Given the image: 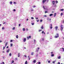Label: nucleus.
<instances>
[{"instance_id": "1", "label": "nucleus", "mask_w": 64, "mask_h": 64, "mask_svg": "<svg viewBox=\"0 0 64 64\" xmlns=\"http://www.w3.org/2000/svg\"><path fill=\"white\" fill-rule=\"evenodd\" d=\"M52 4L53 5V6L54 7H56V6L55 4V1H53L52 2Z\"/></svg>"}, {"instance_id": "2", "label": "nucleus", "mask_w": 64, "mask_h": 64, "mask_svg": "<svg viewBox=\"0 0 64 64\" xmlns=\"http://www.w3.org/2000/svg\"><path fill=\"white\" fill-rule=\"evenodd\" d=\"M59 37V34H56V36L54 37L55 38H57Z\"/></svg>"}, {"instance_id": "3", "label": "nucleus", "mask_w": 64, "mask_h": 64, "mask_svg": "<svg viewBox=\"0 0 64 64\" xmlns=\"http://www.w3.org/2000/svg\"><path fill=\"white\" fill-rule=\"evenodd\" d=\"M60 27L61 28V31H62V30H63V25L62 24L60 26Z\"/></svg>"}, {"instance_id": "4", "label": "nucleus", "mask_w": 64, "mask_h": 64, "mask_svg": "<svg viewBox=\"0 0 64 64\" xmlns=\"http://www.w3.org/2000/svg\"><path fill=\"white\" fill-rule=\"evenodd\" d=\"M44 38H42L40 40V42H41L42 41H44Z\"/></svg>"}, {"instance_id": "5", "label": "nucleus", "mask_w": 64, "mask_h": 64, "mask_svg": "<svg viewBox=\"0 0 64 64\" xmlns=\"http://www.w3.org/2000/svg\"><path fill=\"white\" fill-rule=\"evenodd\" d=\"M42 7L44 9H47V6H42Z\"/></svg>"}, {"instance_id": "6", "label": "nucleus", "mask_w": 64, "mask_h": 64, "mask_svg": "<svg viewBox=\"0 0 64 64\" xmlns=\"http://www.w3.org/2000/svg\"><path fill=\"white\" fill-rule=\"evenodd\" d=\"M51 18H47V20L48 21H49L50 22H51Z\"/></svg>"}, {"instance_id": "7", "label": "nucleus", "mask_w": 64, "mask_h": 64, "mask_svg": "<svg viewBox=\"0 0 64 64\" xmlns=\"http://www.w3.org/2000/svg\"><path fill=\"white\" fill-rule=\"evenodd\" d=\"M39 49H40L39 48H37L36 49V51L37 52H38V51H39Z\"/></svg>"}, {"instance_id": "8", "label": "nucleus", "mask_w": 64, "mask_h": 64, "mask_svg": "<svg viewBox=\"0 0 64 64\" xmlns=\"http://www.w3.org/2000/svg\"><path fill=\"white\" fill-rule=\"evenodd\" d=\"M46 0H43L42 1V3L43 4H44L46 2Z\"/></svg>"}, {"instance_id": "9", "label": "nucleus", "mask_w": 64, "mask_h": 64, "mask_svg": "<svg viewBox=\"0 0 64 64\" xmlns=\"http://www.w3.org/2000/svg\"><path fill=\"white\" fill-rule=\"evenodd\" d=\"M26 41V39L25 38H24L23 39L24 42H25Z\"/></svg>"}, {"instance_id": "10", "label": "nucleus", "mask_w": 64, "mask_h": 64, "mask_svg": "<svg viewBox=\"0 0 64 64\" xmlns=\"http://www.w3.org/2000/svg\"><path fill=\"white\" fill-rule=\"evenodd\" d=\"M36 60H33V62L34 63H36Z\"/></svg>"}, {"instance_id": "11", "label": "nucleus", "mask_w": 64, "mask_h": 64, "mask_svg": "<svg viewBox=\"0 0 64 64\" xmlns=\"http://www.w3.org/2000/svg\"><path fill=\"white\" fill-rule=\"evenodd\" d=\"M55 28L56 29V30L57 31V29H58V26H56L55 27Z\"/></svg>"}, {"instance_id": "12", "label": "nucleus", "mask_w": 64, "mask_h": 64, "mask_svg": "<svg viewBox=\"0 0 64 64\" xmlns=\"http://www.w3.org/2000/svg\"><path fill=\"white\" fill-rule=\"evenodd\" d=\"M34 44H36V41L35 40H34Z\"/></svg>"}, {"instance_id": "13", "label": "nucleus", "mask_w": 64, "mask_h": 64, "mask_svg": "<svg viewBox=\"0 0 64 64\" xmlns=\"http://www.w3.org/2000/svg\"><path fill=\"white\" fill-rule=\"evenodd\" d=\"M9 51H10L9 49H8V50H6V52H7V53H8L9 52Z\"/></svg>"}, {"instance_id": "14", "label": "nucleus", "mask_w": 64, "mask_h": 64, "mask_svg": "<svg viewBox=\"0 0 64 64\" xmlns=\"http://www.w3.org/2000/svg\"><path fill=\"white\" fill-rule=\"evenodd\" d=\"M7 44H8V42H6V43L5 44V47H6V46H7Z\"/></svg>"}, {"instance_id": "15", "label": "nucleus", "mask_w": 64, "mask_h": 64, "mask_svg": "<svg viewBox=\"0 0 64 64\" xmlns=\"http://www.w3.org/2000/svg\"><path fill=\"white\" fill-rule=\"evenodd\" d=\"M41 28L42 29H43L44 28H43V26H42L41 27Z\"/></svg>"}, {"instance_id": "16", "label": "nucleus", "mask_w": 64, "mask_h": 64, "mask_svg": "<svg viewBox=\"0 0 64 64\" xmlns=\"http://www.w3.org/2000/svg\"><path fill=\"white\" fill-rule=\"evenodd\" d=\"M22 31H25V29L24 28H22Z\"/></svg>"}, {"instance_id": "17", "label": "nucleus", "mask_w": 64, "mask_h": 64, "mask_svg": "<svg viewBox=\"0 0 64 64\" xmlns=\"http://www.w3.org/2000/svg\"><path fill=\"white\" fill-rule=\"evenodd\" d=\"M16 38H18V35H17L16 36Z\"/></svg>"}, {"instance_id": "18", "label": "nucleus", "mask_w": 64, "mask_h": 64, "mask_svg": "<svg viewBox=\"0 0 64 64\" xmlns=\"http://www.w3.org/2000/svg\"><path fill=\"white\" fill-rule=\"evenodd\" d=\"M53 15V14H50L49 16H52Z\"/></svg>"}, {"instance_id": "19", "label": "nucleus", "mask_w": 64, "mask_h": 64, "mask_svg": "<svg viewBox=\"0 0 64 64\" xmlns=\"http://www.w3.org/2000/svg\"><path fill=\"white\" fill-rule=\"evenodd\" d=\"M33 54H34V52H32L31 53V55H33Z\"/></svg>"}, {"instance_id": "20", "label": "nucleus", "mask_w": 64, "mask_h": 64, "mask_svg": "<svg viewBox=\"0 0 64 64\" xmlns=\"http://www.w3.org/2000/svg\"><path fill=\"white\" fill-rule=\"evenodd\" d=\"M10 4H11V5H12V2H10Z\"/></svg>"}, {"instance_id": "21", "label": "nucleus", "mask_w": 64, "mask_h": 64, "mask_svg": "<svg viewBox=\"0 0 64 64\" xmlns=\"http://www.w3.org/2000/svg\"><path fill=\"white\" fill-rule=\"evenodd\" d=\"M56 13H55L54 14V17H55V16H56Z\"/></svg>"}, {"instance_id": "22", "label": "nucleus", "mask_w": 64, "mask_h": 64, "mask_svg": "<svg viewBox=\"0 0 64 64\" xmlns=\"http://www.w3.org/2000/svg\"><path fill=\"white\" fill-rule=\"evenodd\" d=\"M54 54H52L51 55V56L52 57H53V56H54Z\"/></svg>"}, {"instance_id": "23", "label": "nucleus", "mask_w": 64, "mask_h": 64, "mask_svg": "<svg viewBox=\"0 0 64 64\" xmlns=\"http://www.w3.org/2000/svg\"><path fill=\"white\" fill-rule=\"evenodd\" d=\"M60 11H64V10L63 9H61L60 10Z\"/></svg>"}, {"instance_id": "24", "label": "nucleus", "mask_w": 64, "mask_h": 64, "mask_svg": "<svg viewBox=\"0 0 64 64\" xmlns=\"http://www.w3.org/2000/svg\"><path fill=\"white\" fill-rule=\"evenodd\" d=\"M10 47H12V46L13 45V44H10Z\"/></svg>"}, {"instance_id": "25", "label": "nucleus", "mask_w": 64, "mask_h": 64, "mask_svg": "<svg viewBox=\"0 0 64 64\" xmlns=\"http://www.w3.org/2000/svg\"><path fill=\"white\" fill-rule=\"evenodd\" d=\"M5 47H5V46H4L3 47V50H4V49H5Z\"/></svg>"}, {"instance_id": "26", "label": "nucleus", "mask_w": 64, "mask_h": 64, "mask_svg": "<svg viewBox=\"0 0 64 64\" xmlns=\"http://www.w3.org/2000/svg\"><path fill=\"white\" fill-rule=\"evenodd\" d=\"M14 63V60H12V63H11H11Z\"/></svg>"}, {"instance_id": "27", "label": "nucleus", "mask_w": 64, "mask_h": 64, "mask_svg": "<svg viewBox=\"0 0 64 64\" xmlns=\"http://www.w3.org/2000/svg\"><path fill=\"white\" fill-rule=\"evenodd\" d=\"M60 58H61V57L60 56H59L58 58V59H60Z\"/></svg>"}, {"instance_id": "28", "label": "nucleus", "mask_w": 64, "mask_h": 64, "mask_svg": "<svg viewBox=\"0 0 64 64\" xmlns=\"http://www.w3.org/2000/svg\"><path fill=\"white\" fill-rule=\"evenodd\" d=\"M27 64V61H26L25 62V64Z\"/></svg>"}, {"instance_id": "29", "label": "nucleus", "mask_w": 64, "mask_h": 64, "mask_svg": "<svg viewBox=\"0 0 64 64\" xmlns=\"http://www.w3.org/2000/svg\"><path fill=\"white\" fill-rule=\"evenodd\" d=\"M62 48H60V51H62Z\"/></svg>"}, {"instance_id": "30", "label": "nucleus", "mask_w": 64, "mask_h": 64, "mask_svg": "<svg viewBox=\"0 0 64 64\" xmlns=\"http://www.w3.org/2000/svg\"><path fill=\"white\" fill-rule=\"evenodd\" d=\"M20 54V53H18V57H20V55H19V54Z\"/></svg>"}, {"instance_id": "31", "label": "nucleus", "mask_w": 64, "mask_h": 64, "mask_svg": "<svg viewBox=\"0 0 64 64\" xmlns=\"http://www.w3.org/2000/svg\"><path fill=\"white\" fill-rule=\"evenodd\" d=\"M27 39L28 40H29V38L28 36L27 37Z\"/></svg>"}, {"instance_id": "32", "label": "nucleus", "mask_w": 64, "mask_h": 64, "mask_svg": "<svg viewBox=\"0 0 64 64\" xmlns=\"http://www.w3.org/2000/svg\"><path fill=\"white\" fill-rule=\"evenodd\" d=\"M44 17H47V16L46 15H45L44 16Z\"/></svg>"}, {"instance_id": "33", "label": "nucleus", "mask_w": 64, "mask_h": 64, "mask_svg": "<svg viewBox=\"0 0 64 64\" xmlns=\"http://www.w3.org/2000/svg\"><path fill=\"white\" fill-rule=\"evenodd\" d=\"M9 56H11V53H10L9 54Z\"/></svg>"}, {"instance_id": "34", "label": "nucleus", "mask_w": 64, "mask_h": 64, "mask_svg": "<svg viewBox=\"0 0 64 64\" xmlns=\"http://www.w3.org/2000/svg\"><path fill=\"white\" fill-rule=\"evenodd\" d=\"M50 29H52V26H51L50 27Z\"/></svg>"}, {"instance_id": "35", "label": "nucleus", "mask_w": 64, "mask_h": 64, "mask_svg": "<svg viewBox=\"0 0 64 64\" xmlns=\"http://www.w3.org/2000/svg\"><path fill=\"white\" fill-rule=\"evenodd\" d=\"M10 42H13V40H10Z\"/></svg>"}, {"instance_id": "36", "label": "nucleus", "mask_w": 64, "mask_h": 64, "mask_svg": "<svg viewBox=\"0 0 64 64\" xmlns=\"http://www.w3.org/2000/svg\"><path fill=\"white\" fill-rule=\"evenodd\" d=\"M14 4H16V2H14Z\"/></svg>"}, {"instance_id": "37", "label": "nucleus", "mask_w": 64, "mask_h": 64, "mask_svg": "<svg viewBox=\"0 0 64 64\" xmlns=\"http://www.w3.org/2000/svg\"><path fill=\"white\" fill-rule=\"evenodd\" d=\"M15 27H14L12 28V30H14L15 29Z\"/></svg>"}, {"instance_id": "38", "label": "nucleus", "mask_w": 64, "mask_h": 64, "mask_svg": "<svg viewBox=\"0 0 64 64\" xmlns=\"http://www.w3.org/2000/svg\"><path fill=\"white\" fill-rule=\"evenodd\" d=\"M48 13V11H46L45 12V13Z\"/></svg>"}, {"instance_id": "39", "label": "nucleus", "mask_w": 64, "mask_h": 64, "mask_svg": "<svg viewBox=\"0 0 64 64\" xmlns=\"http://www.w3.org/2000/svg\"><path fill=\"white\" fill-rule=\"evenodd\" d=\"M31 19H34V18L33 17H32L31 18Z\"/></svg>"}, {"instance_id": "40", "label": "nucleus", "mask_w": 64, "mask_h": 64, "mask_svg": "<svg viewBox=\"0 0 64 64\" xmlns=\"http://www.w3.org/2000/svg\"><path fill=\"white\" fill-rule=\"evenodd\" d=\"M34 23H32V25H34Z\"/></svg>"}, {"instance_id": "41", "label": "nucleus", "mask_w": 64, "mask_h": 64, "mask_svg": "<svg viewBox=\"0 0 64 64\" xmlns=\"http://www.w3.org/2000/svg\"><path fill=\"white\" fill-rule=\"evenodd\" d=\"M38 64H40L41 62H38Z\"/></svg>"}, {"instance_id": "42", "label": "nucleus", "mask_w": 64, "mask_h": 64, "mask_svg": "<svg viewBox=\"0 0 64 64\" xmlns=\"http://www.w3.org/2000/svg\"><path fill=\"white\" fill-rule=\"evenodd\" d=\"M35 19H36V20H37V19H38V18H35Z\"/></svg>"}, {"instance_id": "43", "label": "nucleus", "mask_w": 64, "mask_h": 64, "mask_svg": "<svg viewBox=\"0 0 64 64\" xmlns=\"http://www.w3.org/2000/svg\"><path fill=\"white\" fill-rule=\"evenodd\" d=\"M4 28H4V27H3L2 28V29L4 30Z\"/></svg>"}, {"instance_id": "44", "label": "nucleus", "mask_w": 64, "mask_h": 64, "mask_svg": "<svg viewBox=\"0 0 64 64\" xmlns=\"http://www.w3.org/2000/svg\"><path fill=\"white\" fill-rule=\"evenodd\" d=\"M62 49H63V51H64V48H62Z\"/></svg>"}, {"instance_id": "45", "label": "nucleus", "mask_w": 64, "mask_h": 64, "mask_svg": "<svg viewBox=\"0 0 64 64\" xmlns=\"http://www.w3.org/2000/svg\"><path fill=\"white\" fill-rule=\"evenodd\" d=\"M42 30H39V32H40V31H42Z\"/></svg>"}, {"instance_id": "46", "label": "nucleus", "mask_w": 64, "mask_h": 64, "mask_svg": "<svg viewBox=\"0 0 64 64\" xmlns=\"http://www.w3.org/2000/svg\"><path fill=\"white\" fill-rule=\"evenodd\" d=\"M63 15V13H61L60 14V15L61 16H62V15Z\"/></svg>"}, {"instance_id": "47", "label": "nucleus", "mask_w": 64, "mask_h": 64, "mask_svg": "<svg viewBox=\"0 0 64 64\" xmlns=\"http://www.w3.org/2000/svg\"><path fill=\"white\" fill-rule=\"evenodd\" d=\"M56 3H58V1L57 0H56Z\"/></svg>"}, {"instance_id": "48", "label": "nucleus", "mask_w": 64, "mask_h": 64, "mask_svg": "<svg viewBox=\"0 0 64 64\" xmlns=\"http://www.w3.org/2000/svg\"><path fill=\"white\" fill-rule=\"evenodd\" d=\"M13 11H16V10L15 9H14L13 10Z\"/></svg>"}, {"instance_id": "49", "label": "nucleus", "mask_w": 64, "mask_h": 64, "mask_svg": "<svg viewBox=\"0 0 64 64\" xmlns=\"http://www.w3.org/2000/svg\"><path fill=\"white\" fill-rule=\"evenodd\" d=\"M44 32V31H42V34H43Z\"/></svg>"}, {"instance_id": "50", "label": "nucleus", "mask_w": 64, "mask_h": 64, "mask_svg": "<svg viewBox=\"0 0 64 64\" xmlns=\"http://www.w3.org/2000/svg\"><path fill=\"white\" fill-rule=\"evenodd\" d=\"M42 20H40V21L41 22H42Z\"/></svg>"}, {"instance_id": "51", "label": "nucleus", "mask_w": 64, "mask_h": 64, "mask_svg": "<svg viewBox=\"0 0 64 64\" xmlns=\"http://www.w3.org/2000/svg\"><path fill=\"white\" fill-rule=\"evenodd\" d=\"M28 37H29V38H31V36H28Z\"/></svg>"}, {"instance_id": "52", "label": "nucleus", "mask_w": 64, "mask_h": 64, "mask_svg": "<svg viewBox=\"0 0 64 64\" xmlns=\"http://www.w3.org/2000/svg\"><path fill=\"white\" fill-rule=\"evenodd\" d=\"M28 30V28H26V31H27Z\"/></svg>"}, {"instance_id": "53", "label": "nucleus", "mask_w": 64, "mask_h": 64, "mask_svg": "<svg viewBox=\"0 0 64 64\" xmlns=\"http://www.w3.org/2000/svg\"><path fill=\"white\" fill-rule=\"evenodd\" d=\"M62 34H63V35L64 36V32H62Z\"/></svg>"}, {"instance_id": "54", "label": "nucleus", "mask_w": 64, "mask_h": 64, "mask_svg": "<svg viewBox=\"0 0 64 64\" xmlns=\"http://www.w3.org/2000/svg\"><path fill=\"white\" fill-rule=\"evenodd\" d=\"M31 11H33V10L32 9L31 10Z\"/></svg>"}, {"instance_id": "55", "label": "nucleus", "mask_w": 64, "mask_h": 64, "mask_svg": "<svg viewBox=\"0 0 64 64\" xmlns=\"http://www.w3.org/2000/svg\"><path fill=\"white\" fill-rule=\"evenodd\" d=\"M37 22H39V20H36Z\"/></svg>"}, {"instance_id": "56", "label": "nucleus", "mask_w": 64, "mask_h": 64, "mask_svg": "<svg viewBox=\"0 0 64 64\" xmlns=\"http://www.w3.org/2000/svg\"><path fill=\"white\" fill-rule=\"evenodd\" d=\"M30 58H28V60H30Z\"/></svg>"}, {"instance_id": "57", "label": "nucleus", "mask_w": 64, "mask_h": 64, "mask_svg": "<svg viewBox=\"0 0 64 64\" xmlns=\"http://www.w3.org/2000/svg\"><path fill=\"white\" fill-rule=\"evenodd\" d=\"M24 56V57H27V56H26V55H25Z\"/></svg>"}, {"instance_id": "58", "label": "nucleus", "mask_w": 64, "mask_h": 64, "mask_svg": "<svg viewBox=\"0 0 64 64\" xmlns=\"http://www.w3.org/2000/svg\"><path fill=\"white\" fill-rule=\"evenodd\" d=\"M36 7V6H34L33 7V8H35Z\"/></svg>"}, {"instance_id": "59", "label": "nucleus", "mask_w": 64, "mask_h": 64, "mask_svg": "<svg viewBox=\"0 0 64 64\" xmlns=\"http://www.w3.org/2000/svg\"><path fill=\"white\" fill-rule=\"evenodd\" d=\"M48 63H50V61H48Z\"/></svg>"}, {"instance_id": "60", "label": "nucleus", "mask_w": 64, "mask_h": 64, "mask_svg": "<svg viewBox=\"0 0 64 64\" xmlns=\"http://www.w3.org/2000/svg\"><path fill=\"white\" fill-rule=\"evenodd\" d=\"M52 63H55V62L53 61Z\"/></svg>"}, {"instance_id": "61", "label": "nucleus", "mask_w": 64, "mask_h": 64, "mask_svg": "<svg viewBox=\"0 0 64 64\" xmlns=\"http://www.w3.org/2000/svg\"><path fill=\"white\" fill-rule=\"evenodd\" d=\"M58 64H60V63L59 62H58Z\"/></svg>"}, {"instance_id": "62", "label": "nucleus", "mask_w": 64, "mask_h": 64, "mask_svg": "<svg viewBox=\"0 0 64 64\" xmlns=\"http://www.w3.org/2000/svg\"><path fill=\"white\" fill-rule=\"evenodd\" d=\"M2 64H4V62H2Z\"/></svg>"}, {"instance_id": "63", "label": "nucleus", "mask_w": 64, "mask_h": 64, "mask_svg": "<svg viewBox=\"0 0 64 64\" xmlns=\"http://www.w3.org/2000/svg\"><path fill=\"white\" fill-rule=\"evenodd\" d=\"M9 48V46H7V47H6V48Z\"/></svg>"}, {"instance_id": "64", "label": "nucleus", "mask_w": 64, "mask_h": 64, "mask_svg": "<svg viewBox=\"0 0 64 64\" xmlns=\"http://www.w3.org/2000/svg\"><path fill=\"white\" fill-rule=\"evenodd\" d=\"M1 42H2V41L0 40V43H1Z\"/></svg>"}]
</instances>
